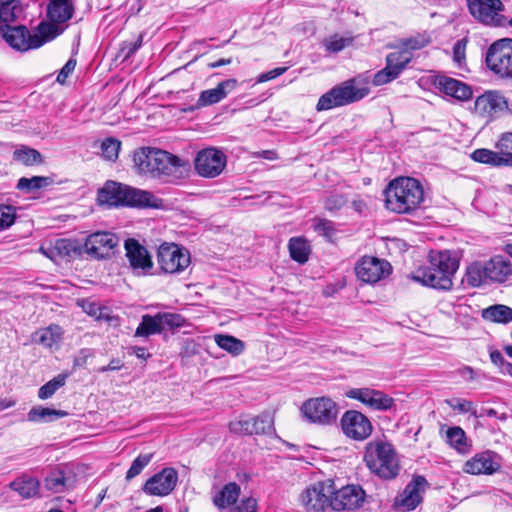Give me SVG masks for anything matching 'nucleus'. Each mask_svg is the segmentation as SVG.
Here are the masks:
<instances>
[{"label":"nucleus","instance_id":"7","mask_svg":"<svg viewBox=\"0 0 512 512\" xmlns=\"http://www.w3.org/2000/svg\"><path fill=\"white\" fill-rule=\"evenodd\" d=\"M368 93V88H356L354 86V80H348L324 93L319 98L316 109L318 111H324L345 106L363 99Z\"/></svg>","mask_w":512,"mask_h":512},{"label":"nucleus","instance_id":"59","mask_svg":"<svg viewBox=\"0 0 512 512\" xmlns=\"http://www.w3.org/2000/svg\"><path fill=\"white\" fill-rule=\"evenodd\" d=\"M12 4L13 3L0 4V19L3 24H8L9 22H12L15 19V6H13Z\"/></svg>","mask_w":512,"mask_h":512},{"label":"nucleus","instance_id":"28","mask_svg":"<svg viewBox=\"0 0 512 512\" xmlns=\"http://www.w3.org/2000/svg\"><path fill=\"white\" fill-rule=\"evenodd\" d=\"M125 206L138 208H158L161 200L155 197L151 192L137 189L126 185Z\"/></svg>","mask_w":512,"mask_h":512},{"label":"nucleus","instance_id":"31","mask_svg":"<svg viewBox=\"0 0 512 512\" xmlns=\"http://www.w3.org/2000/svg\"><path fill=\"white\" fill-rule=\"evenodd\" d=\"M241 493V488L236 482L225 484L212 496V503L220 510L236 504Z\"/></svg>","mask_w":512,"mask_h":512},{"label":"nucleus","instance_id":"62","mask_svg":"<svg viewBox=\"0 0 512 512\" xmlns=\"http://www.w3.org/2000/svg\"><path fill=\"white\" fill-rule=\"evenodd\" d=\"M287 70V67H277L274 68L266 73H262L257 78V83H263L272 79L277 78L278 76L285 73Z\"/></svg>","mask_w":512,"mask_h":512},{"label":"nucleus","instance_id":"40","mask_svg":"<svg viewBox=\"0 0 512 512\" xmlns=\"http://www.w3.org/2000/svg\"><path fill=\"white\" fill-rule=\"evenodd\" d=\"M13 158L26 166L41 164L43 162L40 152L29 147L16 149L13 153Z\"/></svg>","mask_w":512,"mask_h":512},{"label":"nucleus","instance_id":"33","mask_svg":"<svg viewBox=\"0 0 512 512\" xmlns=\"http://www.w3.org/2000/svg\"><path fill=\"white\" fill-rule=\"evenodd\" d=\"M67 415L63 410H56L48 407L36 406L33 407L27 414L28 421L40 423L51 422L56 419L62 418Z\"/></svg>","mask_w":512,"mask_h":512},{"label":"nucleus","instance_id":"21","mask_svg":"<svg viewBox=\"0 0 512 512\" xmlns=\"http://www.w3.org/2000/svg\"><path fill=\"white\" fill-rule=\"evenodd\" d=\"M428 487V482L424 476H415L405 486L394 502V506L401 511L414 510L422 501L423 494Z\"/></svg>","mask_w":512,"mask_h":512},{"label":"nucleus","instance_id":"34","mask_svg":"<svg viewBox=\"0 0 512 512\" xmlns=\"http://www.w3.org/2000/svg\"><path fill=\"white\" fill-rule=\"evenodd\" d=\"M482 317L491 322L508 323L512 321V308L502 304L492 305L482 311Z\"/></svg>","mask_w":512,"mask_h":512},{"label":"nucleus","instance_id":"52","mask_svg":"<svg viewBox=\"0 0 512 512\" xmlns=\"http://www.w3.org/2000/svg\"><path fill=\"white\" fill-rule=\"evenodd\" d=\"M81 306L85 313L96 319H108V316L105 314L106 308L100 307L95 302L83 301Z\"/></svg>","mask_w":512,"mask_h":512},{"label":"nucleus","instance_id":"63","mask_svg":"<svg viewBox=\"0 0 512 512\" xmlns=\"http://www.w3.org/2000/svg\"><path fill=\"white\" fill-rule=\"evenodd\" d=\"M428 41L425 39L411 38L405 42V50H418L427 45Z\"/></svg>","mask_w":512,"mask_h":512},{"label":"nucleus","instance_id":"15","mask_svg":"<svg viewBox=\"0 0 512 512\" xmlns=\"http://www.w3.org/2000/svg\"><path fill=\"white\" fill-rule=\"evenodd\" d=\"M340 425L344 435L355 441L367 439L373 430L369 418L357 410H347L341 417Z\"/></svg>","mask_w":512,"mask_h":512},{"label":"nucleus","instance_id":"29","mask_svg":"<svg viewBox=\"0 0 512 512\" xmlns=\"http://www.w3.org/2000/svg\"><path fill=\"white\" fill-rule=\"evenodd\" d=\"M126 185L114 181H107L98 191V201L100 204L108 206L124 205Z\"/></svg>","mask_w":512,"mask_h":512},{"label":"nucleus","instance_id":"36","mask_svg":"<svg viewBox=\"0 0 512 512\" xmlns=\"http://www.w3.org/2000/svg\"><path fill=\"white\" fill-rule=\"evenodd\" d=\"M412 54L408 50H401L389 53L386 56V64L400 75L406 66L410 63Z\"/></svg>","mask_w":512,"mask_h":512},{"label":"nucleus","instance_id":"8","mask_svg":"<svg viewBox=\"0 0 512 512\" xmlns=\"http://www.w3.org/2000/svg\"><path fill=\"white\" fill-rule=\"evenodd\" d=\"M303 416L311 423L331 425L335 423L339 408L329 397H316L306 400L301 406Z\"/></svg>","mask_w":512,"mask_h":512},{"label":"nucleus","instance_id":"11","mask_svg":"<svg viewBox=\"0 0 512 512\" xmlns=\"http://www.w3.org/2000/svg\"><path fill=\"white\" fill-rule=\"evenodd\" d=\"M468 8L476 20L487 26L501 27L507 23L501 0H468Z\"/></svg>","mask_w":512,"mask_h":512},{"label":"nucleus","instance_id":"14","mask_svg":"<svg viewBox=\"0 0 512 512\" xmlns=\"http://www.w3.org/2000/svg\"><path fill=\"white\" fill-rule=\"evenodd\" d=\"M184 318L176 313H158L155 316L143 315L138 325L135 336L148 337L159 334L166 328H178L183 326Z\"/></svg>","mask_w":512,"mask_h":512},{"label":"nucleus","instance_id":"60","mask_svg":"<svg viewBox=\"0 0 512 512\" xmlns=\"http://www.w3.org/2000/svg\"><path fill=\"white\" fill-rule=\"evenodd\" d=\"M465 49H466V41L464 39L458 40L453 47V59L454 61L461 65L465 60Z\"/></svg>","mask_w":512,"mask_h":512},{"label":"nucleus","instance_id":"2","mask_svg":"<svg viewBox=\"0 0 512 512\" xmlns=\"http://www.w3.org/2000/svg\"><path fill=\"white\" fill-rule=\"evenodd\" d=\"M459 268V259L449 251H431L429 266L417 269L411 278L424 285L439 290H450L452 278Z\"/></svg>","mask_w":512,"mask_h":512},{"label":"nucleus","instance_id":"17","mask_svg":"<svg viewBox=\"0 0 512 512\" xmlns=\"http://www.w3.org/2000/svg\"><path fill=\"white\" fill-rule=\"evenodd\" d=\"M507 108L506 98L500 92L493 90L484 92L474 102V113L487 122L497 118Z\"/></svg>","mask_w":512,"mask_h":512},{"label":"nucleus","instance_id":"41","mask_svg":"<svg viewBox=\"0 0 512 512\" xmlns=\"http://www.w3.org/2000/svg\"><path fill=\"white\" fill-rule=\"evenodd\" d=\"M289 252L293 260L305 263L309 256V246L302 238H291L289 241Z\"/></svg>","mask_w":512,"mask_h":512},{"label":"nucleus","instance_id":"46","mask_svg":"<svg viewBox=\"0 0 512 512\" xmlns=\"http://www.w3.org/2000/svg\"><path fill=\"white\" fill-rule=\"evenodd\" d=\"M67 375L59 374L52 380L40 387L38 391V397L41 400H46L54 395V393L66 382Z\"/></svg>","mask_w":512,"mask_h":512},{"label":"nucleus","instance_id":"22","mask_svg":"<svg viewBox=\"0 0 512 512\" xmlns=\"http://www.w3.org/2000/svg\"><path fill=\"white\" fill-rule=\"evenodd\" d=\"M300 501L306 512H325L330 509V491L322 484L314 485L301 493Z\"/></svg>","mask_w":512,"mask_h":512},{"label":"nucleus","instance_id":"35","mask_svg":"<svg viewBox=\"0 0 512 512\" xmlns=\"http://www.w3.org/2000/svg\"><path fill=\"white\" fill-rule=\"evenodd\" d=\"M216 344L223 350L234 356L240 355L244 351V343L233 336L217 334L214 336Z\"/></svg>","mask_w":512,"mask_h":512},{"label":"nucleus","instance_id":"9","mask_svg":"<svg viewBox=\"0 0 512 512\" xmlns=\"http://www.w3.org/2000/svg\"><path fill=\"white\" fill-rule=\"evenodd\" d=\"M487 67L502 78L512 77V39L494 42L486 53Z\"/></svg>","mask_w":512,"mask_h":512},{"label":"nucleus","instance_id":"20","mask_svg":"<svg viewBox=\"0 0 512 512\" xmlns=\"http://www.w3.org/2000/svg\"><path fill=\"white\" fill-rule=\"evenodd\" d=\"M345 396L357 400L365 406L376 411H387L394 406V399L380 390L364 388H352L346 391Z\"/></svg>","mask_w":512,"mask_h":512},{"label":"nucleus","instance_id":"24","mask_svg":"<svg viewBox=\"0 0 512 512\" xmlns=\"http://www.w3.org/2000/svg\"><path fill=\"white\" fill-rule=\"evenodd\" d=\"M125 250L130 266L138 274H146L152 269L153 263L147 249L137 240L127 239Z\"/></svg>","mask_w":512,"mask_h":512},{"label":"nucleus","instance_id":"49","mask_svg":"<svg viewBox=\"0 0 512 512\" xmlns=\"http://www.w3.org/2000/svg\"><path fill=\"white\" fill-rule=\"evenodd\" d=\"M398 76L399 74L397 73V71H394L393 69H391V67H389L386 64V66L383 69H381L374 75L372 82L375 86H381L393 81Z\"/></svg>","mask_w":512,"mask_h":512},{"label":"nucleus","instance_id":"6","mask_svg":"<svg viewBox=\"0 0 512 512\" xmlns=\"http://www.w3.org/2000/svg\"><path fill=\"white\" fill-rule=\"evenodd\" d=\"M364 461L369 470L383 479H393L399 473L396 452L387 441L374 440L365 448Z\"/></svg>","mask_w":512,"mask_h":512},{"label":"nucleus","instance_id":"5","mask_svg":"<svg viewBox=\"0 0 512 512\" xmlns=\"http://www.w3.org/2000/svg\"><path fill=\"white\" fill-rule=\"evenodd\" d=\"M59 30L53 25L39 23L33 34L25 26H0V35L14 49L27 51L41 47L57 37Z\"/></svg>","mask_w":512,"mask_h":512},{"label":"nucleus","instance_id":"27","mask_svg":"<svg viewBox=\"0 0 512 512\" xmlns=\"http://www.w3.org/2000/svg\"><path fill=\"white\" fill-rule=\"evenodd\" d=\"M237 86L236 79H227L220 82L215 88L203 90L196 102L195 108H202L216 104L223 100L229 92Z\"/></svg>","mask_w":512,"mask_h":512},{"label":"nucleus","instance_id":"47","mask_svg":"<svg viewBox=\"0 0 512 512\" xmlns=\"http://www.w3.org/2000/svg\"><path fill=\"white\" fill-rule=\"evenodd\" d=\"M121 148V142L113 137L106 138L101 143L102 156L109 161H115L118 158Z\"/></svg>","mask_w":512,"mask_h":512},{"label":"nucleus","instance_id":"44","mask_svg":"<svg viewBox=\"0 0 512 512\" xmlns=\"http://www.w3.org/2000/svg\"><path fill=\"white\" fill-rule=\"evenodd\" d=\"M45 487L53 493H63L67 490V479L63 471H55L45 479Z\"/></svg>","mask_w":512,"mask_h":512},{"label":"nucleus","instance_id":"42","mask_svg":"<svg viewBox=\"0 0 512 512\" xmlns=\"http://www.w3.org/2000/svg\"><path fill=\"white\" fill-rule=\"evenodd\" d=\"M62 335V329L58 325H50L36 332L37 341L45 347H52Z\"/></svg>","mask_w":512,"mask_h":512},{"label":"nucleus","instance_id":"1","mask_svg":"<svg viewBox=\"0 0 512 512\" xmlns=\"http://www.w3.org/2000/svg\"><path fill=\"white\" fill-rule=\"evenodd\" d=\"M137 174L166 183H177L190 172V164L170 152L153 147H140L133 152Z\"/></svg>","mask_w":512,"mask_h":512},{"label":"nucleus","instance_id":"25","mask_svg":"<svg viewBox=\"0 0 512 512\" xmlns=\"http://www.w3.org/2000/svg\"><path fill=\"white\" fill-rule=\"evenodd\" d=\"M497 455L491 451L476 454L464 465V471L472 475L493 474L500 469Z\"/></svg>","mask_w":512,"mask_h":512},{"label":"nucleus","instance_id":"39","mask_svg":"<svg viewBox=\"0 0 512 512\" xmlns=\"http://www.w3.org/2000/svg\"><path fill=\"white\" fill-rule=\"evenodd\" d=\"M446 439L449 445L461 453L468 450L467 439L464 430L461 427H451L446 431Z\"/></svg>","mask_w":512,"mask_h":512},{"label":"nucleus","instance_id":"57","mask_svg":"<svg viewBox=\"0 0 512 512\" xmlns=\"http://www.w3.org/2000/svg\"><path fill=\"white\" fill-rule=\"evenodd\" d=\"M231 512H257V501L252 497L244 498L231 509Z\"/></svg>","mask_w":512,"mask_h":512},{"label":"nucleus","instance_id":"16","mask_svg":"<svg viewBox=\"0 0 512 512\" xmlns=\"http://www.w3.org/2000/svg\"><path fill=\"white\" fill-rule=\"evenodd\" d=\"M390 263L373 256L362 257L355 266L357 278L364 283L374 284L391 273Z\"/></svg>","mask_w":512,"mask_h":512},{"label":"nucleus","instance_id":"51","mask_svg":"<svg viewBox=\"0 0 512 512\" xmlns=\"http://www.w3.org/2000/svg\"><path fill=\"white\" fill-rule=\"evenodd\" d=\"M16 219V210L13 206L0 205V228H9Z\"/></svg>","mask_w":512,"mask_h":512},{"label":"nucleus","instance_id":"56","mask_svg":"<svg viewBox=\"0 0 512 512\" xmlns=\"http://www.w3.org/2000/svg\"><path fill=\"white\" fill-rule=\"evenodd\" d=\"M346 203L347 199L344 195L334 194L326 198L325 208L330 212H334L340 210Z\"/></svg>","mask_w":512,"mask_h":512},{"label":"nucleus","instance_id":"61","mask_svg":"<svg viewBox=\"0 0 512 512\" xmlns=\"http://www.w3.org/2000/svg\"><path fill=\"white\" fill-rule=\"evenodd\" d=\"M76 67V60L71 58L69 59L63 68L60 70L57 76V82L60 84H64L68 76L74 71Z\"/></svg>","mask_w":512,"mask_h":512},{"label":"nucleus","instance_id":"26","mask_svg":"<svg viewBox=\"0 0 512 512\" xmlns=\"http://www.w3.org/2000/svg\"><path fill=\"white\" fill-rule=\"evenodd\" d=\"M435 87L447 96L459 101H466L472 97V88L468 84L448 76H438Z\"/></svg>","mask_w":512,"mask_h":512},{"label":"nucleus","instance_id":"23","mask_svg":"<svg viewBox=\"0 0 512 512\" xmlns=\"http://www.w3.org/2000/svg\"><path fill=\"white\" fill-rule=\"evenodd\" d=\"M73 11L74 7L71 0H49L47 6L48 21H42L41 23L56 27L59 30L57 33V36H59L65 29L64 23L72 18Z\"/></svg>","mask_w":512,"mask_h":512},{"label":"nucleus","instance_id":"13","mask_svg":"<svg viewBox=\"0 0 512 512\" xmlns=\"http://www.w3.org/2000/svg\"><path fill=\"white\" fill-rule=\"evenodd\" d=\"M160 268L166 273H180L190 264L189 252L174 243H163L157 254Z\"/></svg>","mask_w":512,"mask_h":512},{"label":"nucleus","instance_id":"4","mask_svg":"<svg viewBox=\"0 0 512 512\" xmlns=\"http://www.w3.org/2000/svg\"><path fill=\"white\" fill-rule=\"evenodd\" d=\"M385 207L397 214H411L424 202L421 183L411 177L392 180L384 190Z\"/></svg>","mask_w":512,"mask_h":512},{"label":"nucleus","instance_id":"32","mask_svg":"<svg viewBox=\"0 0 512 512\" xmlns=\"http://www.w3.org/2000/svg\"><path fill=\"white\" fill-rule=\"evenodd\" d=\"M9 486L22 498L28 499L37 494L39 489V482L33 477L23 476L12 481Z\"/></svg>","mask_w":512,"mask_h":512},{"label":"nucleus","instance_id":"3","mask_svg":"<svg viewBox=\"0 0 512 512\" xmlns=\"http://www.w3.org/2000/svg\"><path fill=\"white\" fill-rule=\"evenodd\" d=\"M512 277V245L506 253L496 254L487 261H475L466 268L463 282L470 287H480L487 283L502 284Z\"/></svg>","mask_w":512,"mask_h":512},{"label":"nucleus","instance_id":"53","mask_svg":"<svg viewBox=\"0 0 512 512\" xmlns=\"http://www.w3.org/2000/svg\"><path fill=\"white\" fill-rule=\"evenodd\" d=\"M448 404L452 409L457 410L460 413H470L473 416L478 417L476 407L471 401L457 399L455 402L448 401Z\"/></svg>","mask_w":512,"mask_h":512},{"label":"nucleus","instance_id":"37","mask_svg":"<svg viewBox=\"0 0 512 512\" xmlns=\"http://www.w3.org/2000/svg\"><path fill=\"white\" fill-rule=\"evenodd\" d=\"M251 425V435L270 434L274 431V419L273 416L268 412L251 418Z\"/></svg>","mask_w":512,"mask_h":512},{"label":"nucleus","instance_id":"18","mask_svg":"<svg viewBox=\"0 0 512 512\" xmlns=\"http://www.w3.org/2000/svg\"><path fill=\"white\" fill-rule=\"evenodd\" d=\"M178 473L172 467L163 468L146 480L142 491L149 496L164 497L169 495L176 487Z\"/></svg>","mask_w":512,"mask_h":512},{"label":"nucleus","instance_id":"19","mask_svg":"<svg viewBox=\"0 0 512 512\" xmlns=\"http://www.w3.org/2000/svg\"><path fill=\"white\" fill-rule=\"evenodd\" d=\"M118 243L119 238L115 234L99 231L87 236L83 249L94 259H105L113 254Z\"/></svg>","mask_w":512,"mask_h":512},{"label":"nucleus","instance_id":"48","mask_svg":"<svg viewBox=\"0 0 512 512\" xmlns=\"http://www.w3.org/2000/svg\"><path fill=\"white\" fill-rule=\"evenodd\" d=\"M153 458V454H140L131 464L130 468L126 473V480H131L139 475L142 470L150 463Z\"/></svg>","mask_w":512,"mask_h":512},{"label":"nucleus","instance_id":"10","mask_svg":"<svg viewBox=\"0 0 512 512\" xmlns=\"http://www.w3.org/2000/svg\"><path fill=\"white\" fill-rule=\"evenodd\" d=\"M366 493L360 485L349 484L330 492V510L335 512H354L365 503Z\"/></svg>","mask_w":512,"mask_h":512},{"label":"nucleus","instance_id":"58","mask_svg":"<svg viewBox=\"0 0 512 512\" xmlns=\"http://www.w3.org/2000/svg\"><path fill=\"white\" fill-rule=\"evenodd\" d=\"M324 45L327 51L339 52L346 47L347 39L335 35L330 39L326 40Z\"/></svg>","mask_w":512,"mask_h":512},{"label":"nucleus","instance_id":"64","mask_svg":"<svg viewBox=\"0 0 512 512\" xmlns=\"http://www.w3.org/2000/svg\"><path fill=\"white\" fill-rule=\"evenodd\" d=\"M123 364L118 359H113L107 366L98 368V372L116 371L122 368Z\"/></svg>","mask_w":512,"mask_h":512},{"label":"nucleus","instance_id":"12","mask_svg":"<svg viewBox=\"0 0 512 512\" xmlns=\"http://www.w3.org/2000/svg\"><path fill=\"white\" fill-rule=\"evenodd\" d=\"M227 157L224 152L215 147L200 150L194 160L197 174L204 178H215L225 169Z\"/></svg>","mask_w":512,"mask_h":512},{"label":"nucleus","instance_id":"30","mask_svg":"<svg viewBox=\"0 0 512 512\" xmlns=\"http://www.w3.org/2000/svg\"><path fill=\"white\" fill-rule=\"evenodd\" d=\"M40 251L54 262L58 260L71 258L77 253L76 243L68 239H58L48 247H41Z\"/></svg>","mask_w":512,"mask_h":512},{"label":"nucleus","instance_id":"45","mask_svg":"<svg viewBox=\"0 0 512 512\" xmlns=\"http://www.w3.org/2000/svg\"><path fill=\"white\" fill-rule=\"evenodd\" d=\"M471 158L479 163L490 164L492 166L500 167L503 166L502 158H500L497 151L489 149H476L472 154Z\"/></svg>","mask_w":512,"mask_h":512},{"label":"nucleus","instance_id":"38","mask_svg":"<svg viewBox=\"0 0 512 512\" xmlns=\"http://www.w3.org/2000/svg\"><path fill=\"white\" fill-rule=\"evenodd\" d=\"M52 183V179L44 176H33L32 178L22 177L18 180L17 189L30 193L41 188L47 187Z\"/></svg>","mask_w":512,"mask_h":512},{"label":"nucleus","instance_id":"54","mask_svg":"<svg viewBox=\"0 0 512 512\" xmlns=\"http://www.w3.org/2000/svg\"><path fill=\"white\" fill-rule=\"evenodd\" d=\"M314 229L325 237H332L335 233L334 223L327 219L315 220Z\"/></svg>","mask_w":512,"mask_h":512},{"label":"nucleus","instance_id":"50","mask_svg":"<svg viewBox=\"0 0 512 512\" xmlns=\"http://www.w3.org/2000/svg\"><path fill=\"white\" fill-rule=\"evenodd\" d=\"M398 76L399 74L397 73V71H394L393 69H391V67H389L386 64V66L383 69H381L374 75L372 82L375 86H381L393 81Z\"/></svg>","mask_w":512,"mask_h":512},{"label":"nucleus","instance_id":"43","mask_svg":"<svg viewBox=\"0 0 512 512\" xmlns=\"http://www.w3.org/2000/svg\"><path fill=\"white\" fill-rule=\"evenodd\" d=\"M503 166L512 167V133H504L496 143Z\"/></svg>","mask_w":512,"mask_h":512},{"label":"nucleus","instance_id":"55","mask_svg":"<svg viewBox=\"0 0 512 512\" xmlns=\"http://www.w3.org/2000/svg\"><path fill=\"white\" fill-rule=\"evenodd\" d=\"M251 426V419H239L229 424L231 432L242 435H251Z\"/></svg>","mask_w":512,"mask_h":512}]
</instances>
